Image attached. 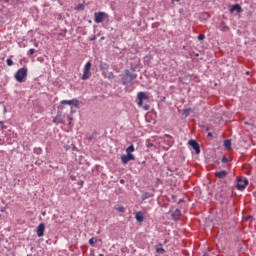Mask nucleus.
Returning <instances> with one entry per match:
<instances>
[{
	"label": "nucleus",
	"mask_w": 256,
	"mask_h": 256,
	"mask_svg": "<svg viewBox=\"0 0 256 256\" xmlns=\"http://www.w3.org/2000/svg\"><path fill=\"white\" fill-rule=\"evenodd\" d=\"M224 147L225 149H231V140H225Z\"/></svg>",
	"instance_id": "aec40b11"
},
{
	"label": "nucleus",
	"mask_w": 256,
	"mask_h": 256,
	"mask_svg": "<svg viewBox=\"0 0 256 256\" xmlns=\"http://www.w3.org/2000/svg\"><path fill=\"white\" fill-rule=\"evenodd\" d=\"M99 256H104L103 254H100Z\"/></svg>",
	"instance_id": "e433bc0d"
},
{
	"label": "nucleus",
	"mask_w": 256,
	"mask_h": 256,
	"mask_svg": "<svg viewBox=\"0 0 256 256\" xmlns=\"http://www.w3.org/2000/svg\"><path fill=\"white\" fill-rule=\"evenodd\" d=\"M118 213H125V207L124 206H115L114 208Z\"/></svg>",
	"instance_id": "a211bd4d"
},
{
	"label": "nucleus",
	"mask_w": 256,
	"mask_h": 256,
	"mask_svg": "<svg viewBox=\"0 0 256 256\" xmlns=\"http://www.w3.org/2000/svg\"><path fill=\"white\" fill-rule=\"evenodd\" d=\"M61 105H74V107H79V100H62Z\"/></svg>",
	"instance_id": "1a4fd4ad"
},
{
	"label": "nucleus",
	"mask_w": 256,
	"mask_h": 256,
	"mask_svg": "<svg viewBox=\"0 0 256 256\" xmlns=\"http://www.w3.org/2000/svg\"><path fill=\"white\" fill-rule=\"evenodd\" d=\"M135 219L138 223H143L145 221V214L141 211L136 212Z\"/></svg>",
	"instance_id": "9b49d317"
},
{
	"label": "nucleus",
	"mask_w": 256,
	"mask_h": 256,
	"mask_svg": "<svg viewBox=\"0 0 256 256\" xmlns=\"http://www.w3.org/2000/svg\"><path fill=\"white\" fill-rule=\"evenodd\" d=\"M75 10H76V11H84V10H85V5H83V4H78V5L75 7Z\"/></svg>",
	"instance_id": "6ab92c4d"
},
{
	"label": "nucleus",
	"mask_w": 256,
	"mask_h": 256,
	"mask_svg": "<svg viewBox=\"0 0 256 256\" xmlns=\"http://www.w3.org/2000/svg\"><path fill=\"white\" fill-rule=\"evenodd\" d=\"M222 163H229V159H227V157L223 156Z\"/></svg>",
	"instance_id": "c756f323"
},
{
	"label": "nucleus",
	"mask_w": 256,
	"mask_h": 256,
	"mask_svg": "<svg viewBox=\"0 0 256 256\" xmlns=\"http://www.w3.org/2000/svg\"><path fill=\"white\" fill-rule=\"evenodd\" d=\"M188 143H189L190 147H192V149H194V151L196 152V155H199V153H201V149H200L199 143H197V141L190 140Z\"/></svg>",
	"instance_id": "6e6552de"
},
{
	"label": "nucleus",
	"mask_w": 256,
	"mask_h": 256,
	"mask_svg": "<svg viewBox=\"0 0 256 256\" xmlns=\"http://www.w3.org/2000/svg\"><path fill=\"white\" fill-rule=\"evenodd\" d=\"M156 253H158L159 255H163L165 253V249L164 248H156Z\"/></svg>",
	"instance_id": "5701e85b"
},
{
	"label": "nucleus",
	"mask_w": 256,
	"mask_h": 256,
	"mask_svg": "<svg viewBox=\"0 0 256 256\" xmlns=\"http://www.w3.org/2000/svg\"><path fill=\"white\" fill-rule=\"evenodd\" d=\"M34 53H35V49L31 48V49L28 51L27 55H28L29 57H31V55H33Z\"/></svg>",
	"instance_id": "cd10ccee"
},
{
	"label": "nucleus",
	"mask_w": 256,
	"mask_h": 256,
	"mask_svg": "<svg viewBox=\"0 0 256 256\" xmlns=\"http://www.w3.org/2000/svg\"><path fill=\"white\" fill-rule=\"evenodd\" d=\"M100 69H101V71H107V69H109V64H107L105 62H101Z\"/></svg>",
	"instance_id": "2eb2a0df"
},
{
	"label": "nucleus",
	"mask_w": 256,
	"mask_h": 256,
	"mask_svg": "<svg viewBox=\"0 0 256 256\" xmlns=\"http://www.w3.org/2000/svg\"><path fill=\"white\" fill-rule=\"evenodd\" d=\"M135 151V146L130 145L127 149H126V154L127 155H132L131 153H133Z\"/></svg>",
	"instance_id": "dca6fc26"
},
{
	"label": "nucleus",
	"mask_w": 256,
	"mask_h": 256,
	"mask_svg": "<svg viewBox=\"0 0 256 256\" xmlns=\"http://www.w3.org/2000/svg\"><path fill=\"white\" fill-rule=\"evenodd\" d=\"M95 243H97V238L93 237L89 240V244L91 247H95Z\"/></svg>",
	"instance_id": "412c9836"
},
{
	"label": "nucleus",
	"mask_w": 256,
	"mask_h": 256,
	"mask_svg": "<svg viewBox=\"0 0 256 256\" xmlns=\"http://www.w3.org/2000/svg\"><path fill=\"white\" fill-rule=\"evenodd\" d=\"M172 217H173V219H175V221L179 220V217H181V210L176 209V210L172 213Z\"/></svg>",
	"instance_id": "4468645a"
},
{
	"label": "nucleus",
	"mask_w": 256,
	"mask_h": 256,
	"mask_svg": "<svg viewBox=\"0 0 256 256\" xmlns=\"http://www.w3.org/2000/svg\"><path fill=\"white\" fill-rule=\"evenodd\" d=\"M247 185H249V180L248 179H238V183H237V189L239 191H243V189H245V187H247Z\"/></svg>",
	"instance_id": "0eeeda50"
},
{
	"label": "nucleus",
	"mask_w": 256,
	"mask_h": 256,
	"mask_svg": "<svg viewBox=\"0 0 256 256\" xmlns=\"http://www.w3.org/2000/svg\"><path fill=\"white\" fill-rule=\"evenodd\" d=\"M221 31H229V26L225 25V24H221Z\"/></svg>",
	"instance_id": "393cba45"
},
{
	"label": "nucleus",
	"mask_w": 256,
	"mask_h": 256,
	"mask_svg": "<svg viewBox=\"0 0 256 256\" xmlns=\"http://www.w3.org/2000/svg\"><path fill=\"white\" fill-rule=\"evenodd\" d=\"M138 107H143V101H149V94L147 92H138Z\"/></svg>",
	"instance_id": "39448f33"
},
{
	"label": "nucleus",
	"mask_w": 256,
	"mask_h": 256,
	"mask_svg": "<svg viewBox=\"0 0 256 256\" xmlns=\"http://www.w3.org/2000/svg\"><path fill=\"white\" fill-rule=\"evenodd\" d=\"M91 77V62H87L84 66L82 80L87 81Z\"/></svg>",
	"instance_id": "20e7f679"
},
{
	"label": "nucleus",
	"mask_w": 256,
	"mask_h": 256,
	"mask_svg": "<svg viewBox=\"0 0 256 256\" xmlns=\"http://www.w3.org/2000/svg\"><path fill=\"white\" fill-rule=\"evenodd\" d=\"M68 119H69L70 121H73V118H71V117H68Z\"/></svg>",
	"instance_id": "f704fd0d"
},
{
	"label": "nucleus",
	"mask_w": 256,
	"mask_h": 256,
	"mask_svg": "<svg viewBox=\"0 0 256 256\" xmlns=\"http://www.w3.org/2000/svg\"><path fill=\"white\" fill-rule=\"evenodd\" d=\"M63 119L61 118V115H57L54 119H53V123L59 124L62 123Z\"/></svg>",
	"instance_id": "f3484780"
},
{
	"label": "nucleus",
	"mask_w": 256,
	"mask_h": 256,
	"mask_svg": "<svg viewBox=\"0 0 256 256\" xmlns=\"http://www.w3.org/2000/svg\"><path fill=\"white\" fill-rule=\"evenodd\" d=\"M134 79H137V74L131 73V71L126 70L125 75L122 77V83L123 85H127V83H131V81H134Z\"/></svg>",
	"instance_id": "f03ea898"
},
{
	"label": "nucleus",
	"mask_w": 256,
	"mask_h": 256,
	"mask_svg": "<svg viewBox=\"0 0 256 256\" xmlns=\"http://www.w3.org/2000/svg\"><path fill=\"white\" fill-rule=\"evenodd\" d=\"M14 77L18 83H25V79H27V68H20Z\"/></svg>",
	"instance_id": "f257e3e1"
},
{
	"label": "nucleus",
	"mask_w": 256,
	"mask_h": 256,
	"mask_svg": "<svg viewBox=\"0 0 256 256\" xmlns=\"http://www.w3.org/2000/svg\"><path fill=\"white\" fill-rule=\"evenodd\" d=\"M204 40H205V35L204 34L198 35V41H204Z\"/></svg>",
	"instance_id": "bb28decb"
},
{
	"label": "nucleus",
	"mask_w": 256,
	"mask_h": 256,
	"mask_svg": "<svg viewBox=\"0 0 256 256\" xmlns=\"http://www.w3.org/2000/svg\"><path fill=\"white\" fill-rule=\"evenodd\" d=\"M34 153L36 155H41V153H43V150L41 148H34Z\"/></svg>",
	"instance_id": "b1692460"
},
{
	"label": "nucleus",
	"mask_w": 256,
	"mask_h": 256,
	"mask_svg": "<svg viewBox=\"0 0 256 256\" xmlns=\"http://www.w3.org/2000/svg\"><path fill=\"white\" fill-rule=\"evenodd\" d=\"M190 114H191V109H184L183 110V115H185V117H189Z\"/></svg>",
	"instance_id": "4be33fe9"
},
{
	"label": "nucleus",
	"mask_w": 256,
	"mask_h": 256,
	"mask_svg": "<svg viewBox=\"0 0 256 256\" xmlns=\"http://www.w3.org/2000/svg\"><path fill=\"white\" fill-rule=\"evenodd\" d=\"M215 176L218 179H225L227 177V171L221 170V171L215 172Z\"/></svg>",
	"instance_id": "ddd939ff"
},
{
	"label": "nucleus",
	"mask_w": 256,
	"mask_h": 256,
	"mask_svg": "<svg viewBox=\"0 0 256 256\" xmlns=\"http://www.w3.org/2000/svg\"><path fill=\"white\" fill-rule=\"evenodd\" d=\"M95 39H97V37L93 36L92 38H90V41H95Z\"/></svg>",
	"instance_id": "473e14b6"
},
{
	"label": "nucleus",
	"mask_w": 256,
	"mask_h": 256,
	"mask_svg": "<svg viewBox=\"0 0 256 256\" xmlns=\"http://www.w3.org/2000/svg\"><path fill=\"white\" fill-rule=\"evenodd\" d=\"M43 235H45V224L40 223L37 227V236L43 237Z\"/></svg>",
	"instance_id": "9d476101"
},
{
	"label": "nucleus",
	"mask_w": 256,
	"mask_h": 256,
	"mask_svg": "<svg viewBox=\"0 0 256 256\" xmlns=\"http://www.w3.org/2000/svg\"><path fill=\"white\" fill-rule=\"evenodd\" d=\"M120 159L124 165H127L129 161H135V155L133 154L122 155Z\"/></svg>",
	"instance_id": "423d86ee"
},
{
	"label": "nucleus",
	"mask_w": 256,
	"mask_h": 256,
	"mask_svg": "<svg viewBox=\"0 0 256 256\" xmlns=\"http://www.w3.org/2000/svg\"><path fill=\"white\" fill-rule=\"evenodd\" d=\"M164 137H166L167 139H171V135L169 134H165Z\"/></svg>",
	"instance_id": "2f4dec72"
},
{
	"label": "nucleus",
	"mask_w": 256,
	"mask_h": 256,
	"mask_svg": "<svg viewBox=\"0 0 256 256\" xmlns=\"http://www.w3.org/2000/svg\"><path fill=\"white\" fill-rule=\"evenodd\" d=\"M251 219H253V217H251V216L247 218L248 221L251 220Z\"/></svg>",
	"instance_id": "72a5a7b5"
},
{
	"label": "nucleus",
	"mask_w": 256,
	"mask_h": 256,
	"mask_svg": "<svg viewBox=\"0 0 256 256\" xmlns=\"http://www.w3.org/2000/svg\"><path fill=\"white\" fill-rule=\"evenodd\" d=\"M235 11H236L237 13H241V12L243 11L242 8H241V5L235 4V5H233V6L230 8V13H235Z\"/></svg>",
	"instance_id": "f8f14e48"
},
{
	"label": "nucleus",
	"mask_w": 256,
	"mask_h": 256,
	"mask_svg": "<svg viewBox=\"0 0 256 256\" xmlns=\"http://www.w3.org/2000/svg\"><path fill=\"white\" fill-rule=\"evenodd\" d=\"M108 79H115V74H113V72H110L108 74Z\"/></svg>",
	"instance_id": "c85d7f7f"
},
{
	"label": "nucleus",
	"mask_w": 256,
	"mask_h": 256,
	"mask_svg": "<svg viewBox=\"0 0 256 256\" xmlns=\"http://www.w3.org/2000/svg\"><path fill=\"white\" fill-rule=\"evenodd\" d=\"M149 147H153V144H150Z\"/></svg>",
	"instance_id": "c9c22d12"
},
{
	"label": "nucleus",
	"mask_w": 256,
	"mask_h": 256,
	"mask_svg": "<svg viewBox=\"0 0 256 256\" xmlns=\"http://www.w3.org/2000/svg\"><path fill=\"white\" fill-rule=\"evenodd\" d=\"M208 135L211 136V133H209Z\"/></svg>",
	"instance_id": "4c0bfd02"
},
{
	"label": "nucleus",
	"mask_w": 256,
	"mask_h": 256,
	"mask_svg": "<svg viewBox=\"0 0 256 256\" xmlns=\"http://www.w3.org/2000/svg\"><path fill=\"white\" fill-rule=\"evenodd\" d=\"M109 15L105 12H95L94 13V21L95 23H103L105 19H108Z\"/></svg>",
	"instance_id": "7ed1b4c3"
},
{
	"label": "nucleus",
	"mask_w": 256,
	"mask_h": 256,
	"mask_svg": "<svg viewBox=\"0 0 256 256\" xmlns=\"http://www.w3.org/2000/svg\"><path fill=\"white\" fill-rule=\"evenodd\" d=\"M144 110H145V111H149V105H145V106H144Z\"/></svg>",
	"instance_id": "7c9ffc66"
},
{
	"label": "nucleus",
	"mask_w": 256,
	"mask_h": 256,
	"mask_svg": "<svg viewBox=\"0 0 256 256\" xmlns=\"http://www.w3.org/2000/svg\"><path fill=\"white\" fill-rule=\"evenodd\" d=\"M6 63H7V65H8V67H11V66L13 65V60H12L11 58H8V59L6 60Z\"/></svg>",
	"instance_id": "a878e982"
}]
</instances>
